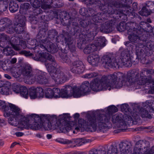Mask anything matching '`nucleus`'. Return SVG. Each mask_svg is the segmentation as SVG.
Returning a JSON list of instances; mask_svg holds the SVG:
<instances>
[{
  "label": "nucleus",
  "mask_w": 154,
  "mask_h": 154,
  "mask_svg": "<svg viewBox=\"0 0 154 154\" xmlns=\"http://www.w3.org/2000/svg\"><path fill=\"white\" fill-rule=\"evenodd\" d=\"M15 32L16 33H21L24 30V27L23 26L17 24L15 25Z\"/></svg>",
  "instance_id": "57"
},
{
  "label": "nucleus",
  "mask_w": 154,
  "mask_h": 154,
  "mask_svg": "<svg viewBox=\"0 0 154 154\" xmlns=\"http://www.w3.org/2000/svg\"><path fill=\"white\" fill-rule=\"evenodd\" d=\"M154 153V147L142 150L140 154H153Z\"/></svg>",
  "instance_id": "50"
},
{
  "label": "nucleus",
  "mask_w": 154,
  "mask_h": 154,
  "mask_svg": "<svg viewBox=\"0 0 154 154\" xmlns=\"http://www.w3.org/2000/svg\"><path fill=\"white\" fill-rule=\"evenodd\" d=\"M114 23L112 20L107 21L100 25V30L101 32L109 33L111 32L114 29Z\"/></svg>",
  "instance_id": "29"
},
{
  "label": "nucleus",
  "mask_w": 154,
  "mask_h": 154,
  "mask_svg": "<svg viewBox=\"0 0 154 154\" xmlns=\"http://www.w3.org/2000/svg\"><path fill=\"white\" fill-rule=\"evenodd\" d=\"M149 92L151 94H154V87L152 88L149 90ZM147 105L149 106V108H152L154 109V101H153L152 100H147L146 102L143 103V106L144 107H146Z\"/></svg>",
  "instance_id": "39"
},
{
  "label": "nucleus",
  "mask_w": 154,
  "mask_h": 154,
  "mask_svg": "<svg viewBox=\"0 0 154 154\" xmlns=\"http://www.w3.org/2000/svg\"><path fill=\"white\" fill-rule=\"evenodd\" d=\"M15 40L17 41V42H15V43H19L20 47L21 49H24L26 48V44L24 41L19 40V38L17 37H15L14 38Z\"/></svg>",
  "instance_id": "53"
},
{
  "label": "nucleus",
  "mask_w": 154,
  "mask_h": 154,
  "mask_svg": "<svg viewBox=\"0 0 154 154\" xmlns=\"http://www.w3.org/2000/svg\"><path fill=\"white\" fill-rule=\"evenodd\" d=\"M45 96L46 97L49 98L54 97L51 88H48L47 89V91L45 93Z\"/></svg>",
  "instance_id": "58"
},
{
  "label": "nucleus",
  "mask_w": 154,
  "mask_h": 154,
  "mask_svg": "<svg viewBox=\"0 0 154 154\" xmlns=\"http://www.w3.org/2000/svg\"><path fill=\"white\" fill-rule=\"evenodd\" d=\"M32 5L34 8H38L41 6V8L44 9H50L51 6L47 4V3L43 2L42 0H30Z\"/></svg>",
  "instance_id": "30"
},
{
  "label": "nucleus",
  "mask_w": 154,
  "mask_h": 154,
  "mask_svg": "<svg viewBox=\"0 0 154 154\" xmlns=\"http://www.w3.org/2000/svg\"><path fill=\"white\" fill-rule=\"evenodd\" d=\"M125 75L120 72H114L107 75V78H103V81L107 80L108 90L120 88L125 83Z\"/></svg>",
  "instance_id": "5"
},
{
  "label": "nucleus",
  "mask_w": 154,
  "mask_h": 154,
  "mask_svg": "<svg viewBox=\"0 0 154 154\" xmlns=\"http://www.w3.org/2000/svg\"><path fill=\"white\" fill-rule=\"evenodd\" d=\"M21 75L25 77L29 78V80L26 81L28 82L30 81L31 78L33 77V73L35 72H32L31 66L29 65H26L21 69Z\"/></svg>",
  "instance_id": "26"
},
{
  "label": "nucleus",
  "mask_w": 154,
  "mask_h": 154,
  "mask_svg": "<svg viewBox=\"0 0 154 154\" xmlns=\"http://www.w3.org/2000/svg\"><path fill=\"white\" fill-rule=\"evenodd\" d=\"M134 24L132 22L125 23V22H121L117 27V29L120 32H122L125 30H127L128 33V30L129 28H132V26Z\"/></svg>",
  "instance_id": "33"
},
{
  "label": "nucleus",
  "mask_w": 154,
  "mask_h": 154,
  "mask_svg": "<svg viewBox=\"0 0 154 154\" xmlns=\"http://www.w3.org/2000/svg\"><path fill=\"white\" fill-rule=\"evenodd\" d=\"M131 4V0H125L124 3H120L118 2L115 3L114 5V6L117 8H122L116 9L112 10V8L109 6L108 10H106L104 12L106 11L109 14H115L116 15H119L120 17H121L122 16L125 15H132L134 13V9L130 7L129 5Z\"/></svg>",
  "instance_id": "4"
},
{
  "label": "nucleus",
  "mask_w": 154,
  "mask_h": 154,
  "mask_svg": "<svg viewBox=\"0 0 154 154\" xmlns=\"http://www.w3.org/2000/svg\"><path fill=\"white\" fill-rule=\"evenodd\" d=\"M18 23L20 25L24 26L25 25V23L26 21V17L22 15H18Z\"/></svg>",
  "instance_id": "47"
},
{
  "label": "nucleus",
  "mask_w": 154,
  "mask_h": 154,
  "mask_svg": "<svg viewBox=\"0 0 154 154\" xmlns=\"http://www.w3.org/2000/svg\"><path fill=\"white\" fill-rule=\"evenodd\" d=\"M29 4L28 3H25L21 5L20 8V12L21 14H23V12L26 11L28 9Z\"/></svg>",
  "instance_id": "51"
},
{
  "label": "nucleus",
  "mask_w": 154,
  "mask_h": 154,
  "mask_svg": "<svg viewBox=\"0 0 154 154\" xmlns=\"http://www.w3.org/2000/svg\"><path fill=\"white\" fill-rule=\"evenodd\" d=\"M33 58L37 61L45 62V64L50 75L55 82L57 84L65 82L67 76L62 72L59 70L58 65L56 63L54 57L46 52L38 53Z\"/></svg>",
  "instance_id": "1"
},
{
  "label": "nucleus",
  "mask_w": 154,
  "mask_h": 154,
  "mask_svg": "<svg viewBox=\"0 0 154 154\" xmlns=\"http://www.w3.org/2000/svg\"><path fill=\"white\" fill-rule=\"evenodd\" d=\"M63 37V39L62 40L64 43L65 45L71 51L74 52L75 51V44L74 43V41L69 35H66L65 34V35H61L56 37V41L59 42L61 40L60 39L61 38Z\"/></svg>",
  "instance_id": "14"
},
{
  "label": "nucleus",
  "mask_w": 154,
  "mask_h": 154,
  "mask_svg": "<svg viewBox=\"0 0 154 154\" xmlns=\"http://www.w3.org/2000/svg\"><path fill=\"white\" fill-rule=\"evenodd\" d=\"M12 76L15 78H17L19 77L21 75V69H19L18 71H17L16 72H12L11 74Z\"/></svg>",
  "instance_id": "62"
},
{
  "label": "nucleus",
  "mask_w": 154,
  "mask_h": 154,
  "mask_svg": "<svg viewBox=\"0 0 154 154\" xmlns=\"http://www.w3.org/2000/svg\"><path fill=\"white\" fill-rule=\"evenodd\" d=\"M15 42H17V41L15 40L14 42V44H12V45L13 48L16 50L18 51L19 50H21V48L20 47V45L19 44H18L17 43H15Z\"/></svg>",
  "instance_id": "63"
},
{
  "label": "nucleus",
  "mask_w": 154,
  "mask_h": 154,
  "mask_svg": "<svg viewBox=\"0 0 154 154\" xmlns=\"http://www.w3.org/2000/svg\"><path fill=\"white\" fill-rule=\"evenodd\" d=\"M122 118V116L121 114L116 115L113 116L112 121L113 123L116 124L118 128H120L123 131L127 129L128 125L126 121H124L123 120Z\"/></svg>",
  "instance_id": "17"
},
{
  "label": "nucleus",
  "mask_w": 154,
  "mask_h": 154,
  "mask_svg": "<svg viewBox=\"0 0 154 154\" xmlns=\"http://www.w3.org/2000/svg\"><path fill=\"white\" fill-rule=\"evenodd\" d=\"M8 121L10 124L14 126H17L18 125V127L20 128L19 127L20 122V120L19 119L13 116H10L8 119Z\"/></svg>",
  "instance_id": "40"
},
{
  "label": "nucleus",
  "mask_w": 154,
  "mask_h": 154,
  "mask_svg": "<svg viewBox=\"0 0 154 154\" xmlns=\"http://www.w3.org/2000/svg\"><path fill=\"white\" fill-rule=\"evenodd\" d=\"M74 142L78 146H81L87 142L86 140L82 138L77 139L75 140Z\"/></svg>",
  "instance_id": "52"
},
{
  "label": "nucleus",
  "mask_w": 154,
  "mask_h": 154,
  "mask_svg": "<svg viewBox=\"0 0 154 154\" xmlns=\"http://www.w3.org/2000/svg\"><path fill=\"white\" fill-rule=\"evenodd\" d=\"M20 93L22 96L27 98L29 95L28 90H27L26 87L22 86L21 87Z\"/></svg>",
  "instance_id": "44"
},
{
  "label": "nucleus",
  "mask_w": 154,
  "mask_h": 154,
  "mask_svg": "<svg viewBox=\"0 0 154 154\" xmlns=\"http://www.w3.org/2000/svg\"><path fill=\"white\" fill-rule=\"evenodd\" d=\"M101 60L102 64L105 68L114 67L118 68V66H116V64L117 63V62L115 61V58H112L109 56L105 55L103 56Z\"/></svg>",
  "instance_id": "23"
},
{
  "label": "nucleus",
  "mask_w": 154,
  "mask_h": 154,
  "mask_svg": "<svg viewBox=\"0 0 154 154\" xmlns=\"http://www.w3.org/2000/svg\"><path fill=\"white\" fill-rule=\"evenodd\" d=\"M117 111L118 109L115 106H109L106 110V115L101 114L96 118H89L87 122V128L91 132L97 131L104 132L110 124L111 116Z\"/></svg>",
  "instance_id": "2"
},
{
  "label": "nucleus",
  "mask_w": 154,
  "mask_h": 154,
  "mask_svg": "<svg viewBox=\"0 0 154 154\" xmlns=\"http://www.w3.org/2000/svg\"><path fill=\"white\" fill-rule=\"evenodd\" d=\"M42 120V127H43L45 130H49L51 129H59L63 131L66 130L68 131L71 128L69 127V124L64 125L63 121H57L55 117L52 116H44Z\"/></svg>",
  "instance_id": "3"
},
{
  "label": "nucleus",
  "mask_w": 154,
  "mask_h": 154,
  "mask_svg": "<svg viewBox=\"0 0 154 154\" xmlns=\"http://www.w3.org/2000/svg\"><path fill=\"white\" fill-rule=\"evenodd\" d=\"M132 117L130 116H127V118H126V122L127 124L129 125H132L134 120H138L139 119V116H140L139 114V112H133L131 114Z\"/></svg>",
  "instance_id": "34"
},
{
  "label": "nucleus",
  "mask_w": 154,
  "mask_h": 154,
  "mask_svg": "<svg viewBox=\"0 0 154 154\" xmlns=\"http://www.w3.org/2000/svg\"><path fill=\"white\" fill-rule=\"evenodd\" d=\"M85 1L86 3L90 5L97 4L103 11H104V10L106 9V6L103 4L101 5L99 0H85Z\"/></svg>",
  "instance_id": "36"
},
{
  "label": "nucleus",
  "mask_w": 154,
  "mask_h": 154,
  "mask_svg": "<svg viewBox=\"0 0 154 154\" xmlns=\"http://www.w3.org/2000/svg\"><path fill=\"white\" fill-rule=\"evenodd\" d=\"M143 106V107L141 108L139 111V115L142 118L151 119L152 118L151 113H154V109L152 108H149V106L147 105L146 107Z\"/></svg>",
  "instance_id": "27"
},
{
  "label": "nucleus",
  "mask_w": 154,
  "mask_h": 154,
  "mask_svg": "<svg viewBox=\"0 0 154 154\" xmlns=\"http://www.w3.org/2000/svg\"><path fill=\"white\" fill-rule=\"evenodd\" d=\"M104 14L103 13H98L92 16V20L94 23L92 22V26H93L96 30L97 29L99 26L100 25V23L101 22L103 17L104 16Z\"/></svg>",
  "instance_id": "28"
},
{
  "label": "nucleus",
  "mask_w": 154,
  "mask_h": 154,
  "mask_svg": "<svg viewBox=\"0 0 154 154\" xmlns=\"http://www.w3.org/2000/svg\"><path fill=\"white\" fill-rule=\"evenodd\" d=\"M145 72L147 74H149L151 71L149 70L142 71L140 75L139 70L137 69L129 71L128 72L127 75V80L130 82H137V84L139 85H144L147 82H151V80H147L146 77L143 75Z\"/></svg>",
  "instance_id": "7"
},
{
  "label": "nucleus",
  "mask_w": 154,
  "mask_h": 154,
  "mask_svg": "<svg viewBox=\"0 0 154 154\" xmlns=\"http://www.w3.org/2000/svg\"><path fill=\"white\" fill-rule=\"evenodd\" d=\"M63 17H61L62 24L65 26H71L74 29L78 30L79 27L78 24L77 23V19H73L70 17L69 14L67 13H64Z\"/></svg>",
  "instance_id": "13"
},
{
  "label": "nucleus",
  "mask_w": 154,
  "mask_h": 154,
  "mask_svg": "<svg viewBox=\"0 0 154 154\" xmlns=\"http://www.w3.org/2000/svg\"><path fill=\"white\" fill-rule=\"evenodd\" d=\"M106 41V39L104 37H100L94 41V44H95L97 49L98 47H103L105 45Z\"/></svg>",
  "instance_id": "35"
},
{
  "label": "nucleus",
  "mask_w": 154,
  "mask_h": 154,
  "mask_svg": "<svg viewBox=\"0 0 154 154\" xmlns=\"http://www.w3.org/2000/svg\"><path fill=\"white\" fill-rule=\"evenodd\" d=\"M98 74L95 72H91L86 74L84 75L83 76L84 78H90L92 77H94L97 75Z\"/></svg>",
  "instance_id": "60"
},
{
  "label": "nucleus",
  "mask_w": 154,
  "mask_h": 154,
  "mask_svg": "<svg viewBox=\"0 0 154 154\" xmlns=\"http://www.w3.org/2000/svg\"><path fill=\"white\" fill-rule=\"evenodd\" d=\"M21 87H19L17 85L15 84L14 85L13 91L16 93H20L21 91Z\"/></svg>",
  "instance_id": "61"
},
{
  "label": "nucleus",
  "mask_w": 154,
  "mask_h": 154,
  "mask_svg": "<svg viewBox=\"0 0 154 154\" xmlns=\"http://www.w3.org/2000/svg\"><path fill=\"white\" fill-rule=\"evenodd\" d=\"M131 146L130 142L125 141L121 142L119 144L121 154H130L131 151Z\"/></svg>",
  "instance_id": "24"
},
{
  "label": "nucleus",
  "mask_w": 154,
  "mask_h": 154,
  "mask_svg": "<svg viewBox=\"0 0 154 154\" xmlns=\"http://www.w3.org/2000/svg\"><path fill=\"white\" fill-rule=\"evenodd\" d=\"M28 93L31 99L42 97L44 95L43 90L40 87H30L28 89Z\"/></svg>",
  "instance_id": "20"
},
{
  "label": "nucleus",
  "mask_w": 154,
  "mask_h": 154,
  "mask_svg": "<svg viewBox=\"0 0 154 154\" xmlns=\"http://www.w3.org/2000/svg\"><path fill=\"white\" fill-rule=\"evenodd\" d=\"M46 73L40 70H36L33 73V77L30 79V81L28 82L29 84H33L35 82L40 85H47L50 83L49 80L46 76Z\"/></svg>",
  "instance_id": "10"
},
{
  "label": "nucleus",
  "mask_w": 154,
  "mask_h": 154,
  "mask_svg": "<svg viewBox=\"0 0 154 154\" xmlns=\"http://www.w3.org/2000/svg\"><path fill=\"white\" fill-rule=\"evenodd\" d=\"M97 50L95 44H91L86 46L84 49V52L85 54H88L91 52L96 51Z\"/></svg>",
  "instance_id": "38"
},
{
  "label": "nucleus",
  "mask_w": 154,
  "mask_h": 154,
  "mask_svg": "<svg viewBox=\"0 0 154 154\" xmlns=\"http://www.w3.org/2000/svg\"><path fill=\"white\" fill-rule=\"evenodd\" d=\"M15 25L12 24V21H11V23L8 24L5 29L8 33H12L15 32Z\"/></svg>",
  "instance_id": "45"
},
{
  "label": "nucleus",
  "mask_w": 154,
  "mask_h": 154,
  "mask_svg": "<svg viewBox=\"0 0 154 154\" xmlns=\"http://www.w3.org/2000/svg\"><path fill=\"white\" fill-rule=\"evenodd\" d=\"M11 23V20L7 18H4L0 20V28L2 30L5 29L8 24Z\"/></svg>",
  "instance_id": "37"
},
{
  "label": "nucleus",
  "mask_w": 154,
  "mask_h": 154,
  "mask_svg": "<svg viewBox=\"0 0 154 154\" xmlns=\"http://www.w3.org/2000/svg\"><path fill=\"white\" fill-rule=\"evenodd\" d=\"M31 117L33 119L32 122H30L26 118V120L21 121L19 123V127L21 129H23V128L29 129L30 128L35 130H38L42 128V123L40 122H35L36 120L35 118H38V119H39L38 116L36 115L33 114L32 115Z\"/></svg>",
  "instance_id": "8"
},
{
  "label": "nucleus",
  "mask_w": 154,
  "mask_h": 154,
  "mask_svg": "<svg viewBox=\"0 0 154 154\" xmlns=\"http://www.w3.org/2000/svg\"><path fill=\"white\" fill-rule=\"evenodd\" d=\"M37 47L47 50L51 53L56 52L58 50L55 45L50 42L49 40H47V39H42L39 41V44L38 45Z\"/></svg>",
  "instance_id": "12"
},
{
  "label": "nucleus",
  "mask_w": 154,
  "mask_h": 154,
  "mask_svg": "<svg viewBox=\"0 0 154 154\" xmlns=\"http://www.w3.org/2000/svg\"><path fill=\"white\" fill-rule=\"evenodd\" d=\"M100 58L98 54L93 53L88 56L87 58L88 63L93 66H96L99 63Z\"/></svg>",
  "instance_id": "31"
},
{
  "label": "nucleus",
  "mask_w": 154,
  "mask_h": 154,
  "mask_svg": "<svg viewBox=\"0 0 154 154\" xmlns=\"http://www.w3.org/2000/svg\"><path fill=\"white\" fill-rule=\"evenodd\" d=\"M7 4L4 3V2L2 0H0V11L4 12L8 8Z\"/></svg>",
  "instance_id": "55"
},
{
  "label": "nucleus",
  "mask_w": 154,
  "mask_h": 154,
  "mask_svg": "<svg viewBox=\"0 0 154 154\" xmlns=\"http://www.w3.org/2000/svg\"><path fill=\"white\" fill-rule=\"evenodd\" d=\"M136 54L137 58L143 64H146L148 63V60H146V57L150 55L152 53L151 50V42H148L145 45L139 43L136 45Z\"/></svg>",
  "instance_id": "6"
},
{
  "label": "nucleus",
  "mask_w": 154,
  "mask_h": 154,
  "mask_svg": "<svg viewBox=\"0 0 154 154\" xmlns=\"http://www.w3.org/2000/svg\"><path fill=\"white\" fill-rule=\"evenodd\" d=\"M146 7L148 8L151 12H154V2L148 1L146 3Z\"/></svg>",
  "instance_id": "49"
},
{
  "label": "nucleus",
  "mask_w": 154,
  "mask_h": 154,
  "mask_svg": "<svg viewBox=\"0 0 154 154\" xmlns=\"http://www.w3.org/2000/svg\"><path fill=\"white\" fill-rule=\"evenodd\" d=\"M89 83L88 81L83 82L80 85V87L76 86L77 88V92H75L74 95L75 97H79L82 95H84L87 93L91 91V89Z\"/></svg>",
  "instance_id": "15"
},
{
  "label": "nucleus",
  "mask_w": 154,
  "mask_h": 154,
  "mask_svg": "<svg viewBox=\"0 0 154 154\" xmlns=\"http://www.w3.org/2000/svg\"><path fill=\"white\" fill-rule=\"evenodd\" d=\"M151 12L146 8L143 7L141 10L139 12V14L142 16H147L150 14Z\"/></svg>",
  "instance_id": "48"
},
{
  "label": "nucleus",
  "mask_w": 154,
  "mask_h": 154,
  "mask_svg": "<svg viewBox=\"0 0 154 154\" xmlns=\"http://www.w3.org/2000/svg\"><path fill=\"white\" fill-rule=\"evenodd\" d=\"M79 13L82 15L87 17L88 9L85 8H81L79 10Z\"/></svg>",
  "instance_id": "59"
},
{
  "label": "nucleus",
  "mask_w": 154,
  "mask_h": 154,
  "mask_svg": "<svg viewBox=\"0 0 154 154\" xmlns=\"http://www.w3.org/2000/svg\"><path fill=\"white\" fill-rule=\"evenodd\" d=\"M77 89L76 86L73 88L69 85L64 86L61 89V97L68 98L73 96L75 97H75L74 95L75 92H77Z\"/></svg>",
  "instance_id": "21"
},
{
  "label": "nucleus",
  "mask_w": 154,
  "mask_h": 154,
  "mask_svg": "<svg viewBox=\"0 0 154 154\" xmlns=\"http://www.w3.org/2000/svg\"><path fill=\"white\" fill-rule=\"evenodd\" d=\"M140 30L135 28H129L128 34V38L130 41L133 43H136L140 40Z\"/></svg>",
  "instance_id": "16"
},
{
  "label": "nucleus",
  "mask_w": 154,
  "mask_h": 154,
  "mask_svg": "<svg viewBox=\"0 0 154 154\" xmlns=\"http://www.w3.org/2000/svg\"><path fill=\"white\" fill-rule=\"evenodd\" d=\"M107 154H118L117 148L116 145H111L108 149Z\"/></svg>",
  "instance_id": "43"
},
{
  "label": "nucleus",
  "mask_w": 154,
  "mask_h": 154,
  "mask_svg": "<svg viewBox=\"0 0 154 154\" xmlns=\"http://www.w3.org/2000/svg\"><path fill=\"white\" fill-rule=\"evenodd\" d=\"M105 77L107 78V76H103L100 80L96 78L92 81L90 84L91 89L95 91L108 89L107 80H103Z\"/></svg>",
  "instance_id": "11"
},
{
  "label": "nucleus",
  "mask_w": 154,
  "mask_h": 154,
  "mask_svg": "<svg viewBox=\"0 0 154 154\" xmlns=\"http://www.w3.org/2000/svg\"><path fill=\"white\" fill-rule=\"evenodd\" d=\"M74 122H67L65 121H63V124L64 125H66L67 124H69V126L71 128L69 130H70L71 129H74L75 130H77V131H79V128H84V126L85 124V121L82 119H79L78 121V127H75L74 126H72V125H74Z\"/></svg>",
  "instance_id": "32"
},
{
  "label": "nucleus",
  "mask_w": 154,
  "mask_h": 154,
  "mask_svg": "<svg viewBox=\"0 0 154 154\" xmlns=\"http://www.w3.org/2000/svg\"><path fill=\"white\" fill-rule=\"evenodd\" d=\"M61 57L63 61L65 63L69 64L71 62L70 58L67 54L65 53H63L61 56Z\"/></svg>",
  "instance_id": "56"
},
{
  "label": "nucleus",
  "mask_w": 154,
  "mask_h": 154,
  "mask_svg": "<svg viewBox=\"0 0 154 154\" xmlns=\"http://www.w3.org/2000/svg\"><path fill=\"white\" fill-rule=\"evenodd\" d=\"M52 91L54 98H58L61 97V90L59 88H53Z\"/></svg>",
  "instance_id": "42"
},
{
  "label": "nucleus",
  "mask_w": 154,
  "mask_h": 154,
  "mask_svg": "<svg viewBox=\"0 0 154 154\" xmlns=\"http://www.w3.org/2000/svg\"><path fill=\"white\" fill-rule=\"evenodd\" d=\"M47 33V37L50 39H53L54 38L55 36H57L58 34L57 32L55 29L50 30L48 31L46 29L42 28L41 29L37 35V38L38 39H41L42 37H45Z\"/></svg>",
  "instance_id": "19"
},
{
  "label": "nucleus",
  "mask_w": 154,
  "mask_h": 154,
  "mask_svg": "<svg viewBox=\"0 0 154 154\" xmlns=\"http://www.w3.org/2000/svg\"><path fill=\"white\" fill-rule=\"evenodd\" d=\"M132 56H131L128 51H123L121 54L120 58L118 57H115V61L117 62L116 66L118 68L124 66L126 67H130L132 65L131 60Z\"/></svg>",
  "instance_id": "9"
},
{
  "label": "nucleus",
  "mask_w": 154,
  "mask_h": 154,
  "mask_svg": "<svg viewBox=\"0 0 154 154\" xmlns=\"http://www.w3.org/2000/svg\"><path fill=\"white\" fill-rule=\"evenodd\" d=\"M9 106L10 108L9 116H13L14 117L19 119L20 120L19 123L21 120H26V118L21 114L20 109L17 106L12 104H9Z\"/></svg>",
  "instance_id": "18"
},
{
  "label": "nucleus",
  "mask_w": 154,
  "mask_h": 154,
  "mask_svg": "<svg viewBox=\"0 0 154 154\" xmlns=\"http://www.w3.org/2000/svg\"><path fill=\"white\" fill-rule=\"evenodd\" d=\"M10 88V86L9 84L6 85L5 87L2 88L0 90L1 93L5 95L9 94Z\"/></svg>",
  "instance_id": "46"
},
{
  "label": "nucleus",
  "mask_w": 154,
  "mask_h": 154,
  "mask_svg": "<svg viewBox=\"0 0 154 154\" xmlns=\"http://www.w3.org/2000/svg\"><path fill=\"white\" fill-rule=\"evenodd\" d=\"M0 38L1 40L7 41L9 39V38L7 35L2 33L0 34Z\"/></svg>",
  "instance_id": "64"
},
{
  "label": "nucleus",
  "mask_w": 154,
  "mask_h": 154,
  "mask_svg": "<svg viewBox=\"0 0 154 154\" xmlns=\"http://www.w3.org/2000/svg\"><path fill=\"white\" fill-rule=\"evenodd\" d=\"M96 30L93 27L92 28L86 30V32L85 34L84 33H82V35H81L80 37H82L81 40L83 43L86 44L93 40L96 34Z\"/></svg>",
  "instance_id": "22"
},
{
  "label": "nucleus",
  "mask_w": 154,
  "mask_h": 154,
  "mask_svg": "<svg viewBox=\"0 0 154 154\" xmlns=\"http://www.w3.org/2000/svg\"><path fill=\"white\" fill-rule=\"evenodd\" d=\"M1 109L4 112V115L5 117H6L9 116V111L10 109H9V107L6 105V104L5 105V106L3 108H2Z\"/></svg>",
  "instance_id": "54"
},
{
  "label": "nucleus",
  "mask_w": 154,
  "mask_h": 154,
  "mask_svg": "<svg viewBox=\"0 0 154 154\" xmlns=\"http://www.w3.org/2000/svg\"><path fill=\"white\" fill-rule=\"evenodd\" d=\"M70 70L75 73L80 74L83 72L84 70V67L82 62L80 61L74 62L72 63Z\"/></svg>",
  "instance_id": "25"
},
{
  "label": "nucleus",
  "mask_w": 154,
  "mask_h": 154,
  "mask_svg": "<svg viewBox=\"0 0 154 154\" xmlns=\"http://www.w3.org/2000/svg\"><path fill=\"white\" fill-rule=\"evenodd\" d=\"M19 6L18 4L13 2H11L9 4V9L11 12L14 13L17 11Z\"/></svg>",
  "instance_id": "41"
}]
</instances>
